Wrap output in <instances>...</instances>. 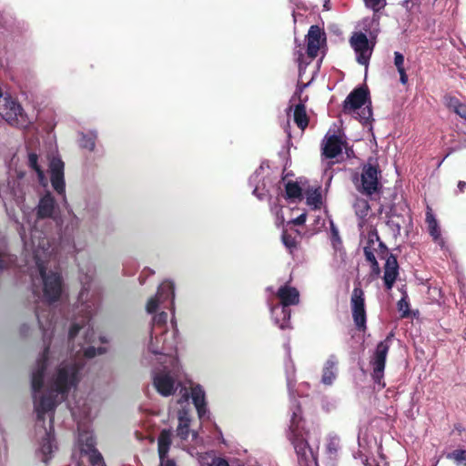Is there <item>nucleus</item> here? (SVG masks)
<instances>
[{
  "label": "nucleus",
  "instance_id": "f257e3e1",
  "mask_svg": "<svg viewBox=\"0 0 466 466\" xmlns=\"http://www.w3.org/2000/svg\"><path fill=\"white\" fill-rule=\"evenodd\" d=\"M95 275L93 268L86 273L81 269L82 289L74 309L73 319L67 335L68 347L66 352L58 350L56 332L57 321L49 319V313L36 311L39 326L43 330L45 343L49 340L43 354L37 360L32 372V390L35 411L38 422L49 418V427L42 425L36 431L41 438L37 454L44 462L51 458L56 449L53 432V413L58 403L66 400L82 379L84 358H93L106 352L108 339L105 335L95 336L92 318L99 309L98 293L92 289L90 282Z\"/></svg>",
  "mask_w": 466,
  "mask_h": 466
},
{
  "label": "nucleus",
  "instance_id": "f03ea898",
  "mask_svg": "<svg viewBox=\"0 0 466 466\" xmlns=\"http://www.w3.org/2000/svg\"><path fill=\"white\" fill-rule=\"evenodd\" d=\"M23 221L19 234L24 242L26 265L31 270L35 293L42 292V298L48 301L57 300L63 292L62 278L56 267L55 248L51 246L46 234L38 229L42 219L52 218L59 221V208L50 192H46L39 200L36 218L34 211L21 207Z\"/></svg>",
  "mask_w": 466,
  "mask_h": 466
},
{
  "label": "nucleus",
  "instance_id": "7ed1b4c3",
  "mask_svg": "<svg viewBox=\"0 0 466 466\" xmlns=\"http://www.w3.org/2000/svg\"><path fill=\"white\" fill-rule=\"evenodd\" d=\"M167 321V313L164 310L154 315L149 337L145 342V359L159 362L165 360V357L177 356L175 351L177 344V329L172 319V330H168Z\"/></svg>",
  "mask_w": 466,
  "mask_h": 466
},
{
  "label": "nucleus",
  "instance_id": "20e7f679",
  "mask_svg": "<svg viewBox=\"0 0 466 466\" xmlns=\"http://www.w3.org/2000/svg\"><path fill=\"white\" fill-rule=\"evenodd\" d=\"M156 363L157 366L152 371L155 389L164 397L173 395L181 386L179 380L181 367L177 357L167 356L165 357V360Z\"/></svg>",
  "mask_w": 466,
  "mask_h": 466
},
{
  "label": "nucleus",
  "instance_id": "39448f33",
  "mask_svg": "<svg viewBox=\"0 0 466 466\" xmlns=\"http://www.w3.org/2000/svg\"><path fill=\"white\" fill-rule=\"evenodd\" d=\"M72 416L78 422V443L81 452L88 457V461L92 466H106L102 455L95 449V438L88 429H82L80 420L88 419L90 416V408L86 400L82 403L77 401L74 406L68 403Z\"/></svg>",
  "mask_w": 466,
  "mask_h": 466
},
{
  "label": "nucleus",
  "instance_id": "423d86ee",
  "mask_svg": "<svg viewBox=\"0 0 466 466\" xmlns=\"http://www.w3.org/2000/svg\"><path fill=\"white\" fill-rule=\"evenodd\" d=\"M291 418L289 429L292 434L291 441L298 456L299 466H318L316 456L303 437L300 421L301 409L296 400L291 402Z\"/></svg>",
  "mask_w": 466,
  "mask_h": 466
},
{
  "label": "nucleus",
  "instance_id": "0eeeda50",
  "mask_svg": "<svg viewBox=\"0 0 466 466\" xmlns=\"http://www.w3.org/2000/svg\"><path fill=\"white\" fill-rule=\"evenodd\" d=\"M181 397L177 403L180 405L181 410L178 411L177 419L178 425L177 429V434L182 441H187L190 438L193 444L188 447L187 444L182 443L183 449H187V451L193 456L195 446H198L201 441L198 439V434L195 431H189V394L187 389H181Z\"/></svg>",
  "mask_w": 466,
  "mask_h": 466
},
{
  "label": "nucleus",
  "instance_id": "6e6552de",
  "mask_svg": "<svg viewBox=\"0 0 466 466\" xmlns=\"http://www.w3.org/2000/svg\"><path fill=\"white\" fill-rule=\"evenodd\" d=\"M277 297L280 303L270 307L271 316L274 323H279V319H278V314L281 313L284 321L279 324V329H285L290 327V310L288 307L299 304V292L296 288L285 284L279 288Z\"/></svg>",
  "mask_w": 466,
  "mask_h": 466
},
{
  "label": "nucleus",
  "instance_id": "1a4fd4ad",
  "mask_svg": "<svg viewBox=\"0 0 466 466\" xmlns=\"http://www.w3.org/2000/svg\"><path fill=\"white\" fill-rule=\"evenodd\" d=\"M367 96L368 93L363 88L353 90L344 101V113L359 118L360 122H369L372 116V111L369 105L365 106Z\"/></svg>",
  "mask_w": 466,
  "mask_h": 466
},
{
  "label": "nucleus",
  "instance_id": "9d476101",
  "mask_svg": "<svg viewBox=\"0 0 466 466\" xmlns=\"http://www.w3.org/2000/svg\"><path fill=\"white\" fill-rule=\"evenodd\" d=\"M175 286L170 280L163 281L157 289L156 296L151 297L146 305L148 314L156 313L157 309H170L174 315Z\"/></svg>",
  "mask_w": 466,
  "mask_h": 466
},
{
  "label": "nucleus",
  "instance_id": "9b49d317",
  "mask_svg": "<svg viewBox=\"0 0 466 466\" xmlns=\"http://www.w3.org/2000/svg\"><path fill=\"white\" fill-rule=\"evenodd\" d=\"M380 170L378 165L368 163L363 166L360 177H355L353 181L359 192L365 196L371 197L380 191Z\"/></svg>",
  "mask_w": 466,
  "mask_h": 466
},
{
  "label": "nucleus",
  "instance_id": "f8f14e48",
  "mask_svg": "<svg viewBox=\"0 0 466 466\" xmlns=\"http://www.w3.org/2000/svg\"><path fill=\"white\" fill-rule=\"evenodd\" d=\"M0 116L11 126L20 128L27 127L30 119L15 99L5 96L0 101Z\"/></svg>",
  "mask_w": 466,
  "mask_h": 466
},
{
  "label": "nucleus",
  "instance_id": "ddd939ff",
  "mask_svg": "<svg viewBox=\"0 0 466 466\" xmlns=\"http://www.w3.org/2000/svg\"><path fill=\"white\" fill-rule=\"evenodd\" d=\"M390 349V338L380 341L370 357V365L371 367V377L374 382L380 387L383 388L385 383L383 381L384 370L386 365V358Z\"/></svg>",
  "mask_w": 466,
  "mask_h": 466
},
{
  "label": "nucleus",
  "instance_id": "4468645a",
  "mask_svg": "<svg viewBox=\"0 0 466 466\" xmlns=\"http://www.w3.org/2000/svg\"><path fill=\"white\" fill-rule=\"evenodd\" d=\"M306 86L307 85H304L303 86H299L297 88L296 92L290 98V105L288 108V116L292 112L293 120L301 130H304L309 124V117L305 106L306 98H301V94Z\"/></svg>",
  "mask_w": 466,
  "mask_h": 466
},
{
  "label": "nucleus",
  "instance_id": "2eb2a0df",
  "mask_svg": "<svg viewBox=\"0 0 466 466\" xmlns=\"http://www.w3.org/2000/svg\"><path fill=\"white\" fill-rule=\"evenodd\" d=\"M65 165L60 157L53 156L49 159L50 181L54 190L66 198V183L64 177Z\"/></svg>",
  "mask_w": 466,
  "mask_h": 466
},
{
  "label": "nucleus",
  "instance_id": "dca6fc26",
  "mask_svg": "<svg viewBox=\"0 0 466 466\" xmlns=\"http://www.w3.org/2000/svg\"><path fill=\"white\" fill-rule=\"evenodd\" d=\"M352 316L355 325L362 329L366 327V311L364 303V292L360 288H354L350 299Z\"/></svg>",
  "mask_w": 466,
  "mask_h": 466
},
{
  "label": "nucleus",
  "instance_id": "f3484780",
  "mask_svg": "<svg viewBox=\"0 0 466 466\" xmlns=\"http://www.w3.org/2000/svg\"><path fill=\"white\" fill-rule=\"evenodd\" d=\"M350 45L356 53L358 63L368 66L373 47L370 46L366 35L363 33L354 34L350 38Z\"/></svg>",
  "mask_w": 466,
  "mask_h": 466
},
{
  "label": "nucleus",
  "instance_id": "a211bd4d",
  "mask_svg": "<svg viewBox=\"0 0 466 466\" xmlns=\"http://www.w3.org/2000/svg\"><path fill=\"white\" fill-rule=\"evenodd\" d=\"M325 33L318 25H311L307 35V54L314 59L319 51L320 46L324 44Z\"/></svg>",
  "mask_w": 466,
  "mask_h": 466
},
{
  "label": "nucleus",
  "instance_id": "6ab92c4d",
  "mask_svg": "<svg viewBox=\"0 0 466 466\" xmlns=\"http://www.w3.org/2000/svg\"><path fill=\"white\" fill-rule=\"evenodd\" d=\"M344 140L340 135L328 132L322 142L323 155L329 158H334L342 152Z\"/></svg>",
  "mask_w": 466,
  "mask_h": 466
},
{
  "label": "nucleus",
  "instance_id": "aec40b11",
  "mask_svg": "<svg viewBox=\"0 0 466 466\" xmlns=\"http://www.w3.org/2000/svg\"><path fill=\"white\" fill-rule=\"evenodd\" d=\"M268 174V167L260 166L253 175L249 177L248 183L250 187H254L253 195L258 199H263L266 196V176Z\"/></svg>",
  "mask_w": 466,
  "mask_h": 466
},
{
  "label": "nucleus",
  "instance_id": "412c9836",
  "mask_svg": "<svg viewBox=\"0 0 466 466\" xmlns=\"http://www.w3.org/2000/svg\"><path fill=\"white\" fill-rule=\"evenodd\" d=\"M426 223L428 227V231L432 240L440 246L441 248L445 247V240L441 235V229L439 225L438 220L436 219L432 209L430 207H427L426 211Z\"/></svg>",
  "mask_w": 466,
  "mask_h": 466
},
{
  "label": "nucleus",
  "instance_id": "4be33fe9",
  "mask_svg": "<svg viewBox=\"0 0 466 466\" xmlns=\"http://www.w3.org/2000/svg\"><path fill=\"white\" fill-rule=\"evenodd\" d=\"M171 445L170 431H162L158 437V455L160 459V466H176L173 460L167 458Z\"/></svg>",
  "mask_w": 466,
  "mask_h": 466
},
{
  "label": "nucleus",
  "instance_id": "5701e85b",
  "mask_svg": "<svg viewBox=\"0 0 466 466\" xmlns=\"http://www.w3.org/2000/svg\"><path fill=\"white\" fill-rule=\"evenodd\" d=\"M338 375V360L331 355L324 363L321 375V383L330 386L335 381Z\"/></svg>",
  "mask_w": 466,
  "mask_h": 466
},
{
  "label": "nucleus",
  "instance_id": "b1692460",
  "mask_svg": "<svg viewBox=\"0 0 466 466\" xmlns=\"http://www.w3.org/2000/svg\"><path fill=\"white\" fill-rule=\"evenodd\" d=\"M191 399L198 411L199 418H203L207 413L206 393L202 386L195 385L191 388Z\"/></svg>",
  "mask_w": 466,
  "mask_h": 466
},
{
  "label": "nucleus",
  "instance_id": "393cba45",
  "mask_svg": "<svg viewBox=\"0 0 466 466\" xmlns=\"http://www.w3.org/2000/svg\"><path fill=\"white\" fill-rule=\"evenodd\" d=\"M398 263L396 258L393 256H390L386 260L385 268H384V284L387 289H391L393 284L398 277Z\"/></svg>",
  "mask_w": 466,
  "mask_h": 466
},
{
  "label": "nucleus",
  "instance_id": "a878e982",
  "mask_svg": "<svg viewBox=\"0 0 466 466\" xmlns=\"http://www.w3.org/2000/svg\"><path fill=\"white\" fill-rule=\"evenodd\" d=\"M301 182L289 181L285 184L286 198L291 202H297L301 199L302 192L306 190L305 185Z\"/></svg>",
  "mask_w": 466,
  "mask_h": 466
},
{
  "label": "nucleus",
  "instance_id": "bb28decb",
  "mask_svg": "<svg viewBox=\"0 0 466 466\" xmlns=\"http://www.w3.org/2000/svg\"><path fill=\"white\" fill-rule=\"evenodd\" d=\"M198 462L200 466H229L225 459L216 456L213 451L200 453Z\"/></svg>",
  "mask_w": 466,
  "mask_h": 466
},
{
  "label": "nucleus",
  "instance_id": "cd10ccee",
  "mask_svg": "<svg viewBox=\"0 0 466 466\" xmlns=\"http://www.w3.org/2000/svg\"><path fill=\"white\" fill-rule=\"evenodd\" d=\"M97 134L94 130L79 133V146L80 147L88 151H93L96 147V140Z\"/></svg>",
  "mask_w": 466,
  "mask_h": 466
},
{
  "label": "nucleus",
  "instance_id": "c85d7f7f",
  "mask_svg": "<svg viewBox=\"0 0 466 466\" xmlns=\"http://www.w3.org/2000/svg\"><path fill=\"white\" fill-rule=\"evenodd\" d=\"M28 165L30 167H32L37 174V178L39 183L43 187H46L48 184V180L43 171V169L38 165V157L35 153H29L28 154Z\"/></svg>",
  "mask_w": 466,
  "mask_h": 466
},
{
  "label": "nucleus",
  "instance_id": "c756f323",
  "mask_svg": "<svg viewBox=\"0 0 466 466\" xmlns=\"http://www.w3.org/2000/svg\"><path fill=\"white\" fill-rule=\"evenodd\" d=\"M306 203L312 208H319L322 204V198L319 187L306 189Z\"/></svg>",
  "mask_w": 466,
  "mask_h": 466
},
{
  "label": "nucleus",
  "instance_id": "7c9ffc66",
  "mask_svg": "<svg viewBox=\"0 0 466 466\" xmlns=\"http://www.w3.org/2000/svg\"><path fill=\"white\" fill-rule=\"evenodd\" d=\"M354 210L356 215L360 218H364L370 210V205L367 200L362 198H357L354 205H353Z\"/></svg>",
  "mask_w": 466,
  "mask_h": 466
},
{
  "label": "nucleus",
  "instance_id": "2f4dec72",
  "mask_svg": "<svg viewBox=\"0 0 466 466\" xmlns=\"http://www.w3.org/2000/svg\"><path fill=\"white\" fill-rule=\"evenodd\" d=\"M447 458L453 460L454 462L459 466H466V451L465 450H455L447 454Z\"/></svg>",
  "mask_w": 466,
  "mask_h": 466
},
{
  "label": "nucleus",
  "instance_id": "473e14b6",
  "mask_svg": "<svg viewBox=\"0 0 466 466\" xmlns=\"http://www.w3.org/2000/svg\"><path fill=\"white\" fill-rule=\"evenodd\" d=\"M340 448L339 438L336 435H330L328 439L327 451L330 456L337 455Z\"/></svg>",
  "mask_w": 466,
  "mask_h": 466
},
{
  "label": "nucleus",
  "instance_id": "72a5a7b5",
  "mask_svg": "<svg viewBox=\"0 0 466 466\" xmlns=\"http://www.w3.org/2000/svg\"><path fill=\"white\" fill-rule=\"evenodd\" d=\"M449 106L461 117L466 119V105L460 103L456 98H451L449 101Z\"/></svg>",
  "mask_w": 466,
  "mask_h": 466
},
{
  "label": "nucleus",
  "instance_id": "f704fd0d",
  "mask_svg": "<svg viewBox=\"0 0 466 466\" xmlns=\"http://www.w3.org/2000/svg\"><path fill=\"white\" fill-rule=\"evenodd\" d=\"M282 242L290 253L297 248V240L287 232L282 233Z\"/></svg>",
  "mask_w": 466,
  "mask_h": 466
},
{
  "label": "nucleus",
  "instance_id": "c9c22d12",
  "mask_svg": "<svg viewBox=\"0 0 466 466\" xmlns=\"http://www.w3.org/2000/svg\"><path fill=\"white\" fill-rule=\"evenodd\" d=\"M367 7L370 8L374 12H378L384 8L386 5V0H364Z\"/></svg>",
  "mask_w": 466,
  "mask_h": 466
},
{
  "label": "nucleus",
  "instance_id": "e433bc0d",
  "mask_svg": "<svg viewBox=\"0 0 466 466\" xmlns=\"http://www.w3.org/2000/svg\"><path fill=\"white\" fill-rule=\"evenodd\" d=\"M13 262V256L6 253L5 251L0 250V270L7 268Z\"/></svg>",
  "mask_w": 466,
  "mask_h": 466
},
{
  "label": "nucleus",
  "instance_id": "4c0bfd02",
  "mask_svg": "<svg viewBox=\"0 0 466 466\" xmlns=\"http://www.w3.org/2000/svg\"><path fill=\"white\" fill-rule=\"evenodd\" d=\"M271 212L275 215V221L278 226H280L284 223V216L282 214V208H279L277 205L270 206Z\"/></svg>",
  "mask_w": 466,
  "mask_h": 466
},
{
  "label": "nucleus",
  "instance_id": "58836bf2",
  "mask_svg": "<svg viewBox=\"0 0 466 466\" xmlns=\"http://www.w3.org/2000/svg\"><path fill=\"white\" fill-rule=\"evenodd\" d=\"M330 232H331L332 244H333L334 248H337V245L340 244V238L339 235V230L332 221H330Z\"/></svg>",
  "mask_w": 466,
  "mask_h": 466
},
{
  "label": "nucleus",
  "instance_id": "ea45409f",
  "mask_svg": "<svg viewBox=\"0 0 466 466\" xmlns=\"http://www.w3.org/2000/svg\"><path fill=\"white\" fill-rule=\"evenodd\" d=\"M394 65L398 71L405 70L404 68V56L400 52H394Z\"/></svg>",
  "mask_w": 466,
  "mask_h": 466
},
{
  "label": "nucleus",
  "instance_id": "a19ab883",
  "mask_svg": "<svg viewBox=\"0 0 466 466\" xmlns=\"http://www.w3.org/2000/svg\"><path fill=\"white\" fill-rule=\"evenodd\" d=\"M364 255L366 259L370 261L372 264V266L378 267V262L376 260L375 255L369 248H364Z\"/></svg>",
  "mask_w": 466,
  "mask_h": 466
},
{
  "label": "nucleus",
  "instance_id": "79ce46f5",
  "mask_svg": "<svg viewBox=\"0 0 466 466\" xmlns=\"http://www.w3.org/2000/svg\"><path fill=\"white\" fill-rule=\"evenodd\" d=\"M398 309L399 311L403 313V316H406L409 312V303L405 298H402L398 302Z\"/></svg>",
  "mask_w": 466,
  "mask_h": 466
},
{
  "label": "nucleus",
  "instance_id": "37998d69",
  "mask_svg": "<svg viewBox=\"0 0 466 466\" xmlns=\"http://www.w3.org/2000/svg\"><path fill=\"white\" fill-rule=\"evenodd\" d=\"M306 222V214L302 213L298 218L291 220V223L295 225H302Z\"/></svg>",
  "mask_w": 466,
  "mask_h": 466
},
{
  "label": "nucleus",
  "instance_id": "c03bdc74",
  "mask_svg": "<svg viewBox=\"0 0 466 466\" xmlns=\"http://www.w3.org/2000/svg\"><path fill=\"white\" fill-rule=\"evenodd\" d=\"M400 74V81L405 85L408 82V76L405 70L398 71Z\"/></svg>",
  "mask_w": 466,
  "mask_h": 466
},
{
  "label": "nucleus",
  "instance_id": "a18cd8bd",
  "mask_svg": "<svg viewBox=\"0 0 466 466\" xmlns=\"http://www.w3.org/2000/svg\"><path fill=\"white\" fill-rule=\"evenodd\" d=\"M360 458L362 461V463L366 466H369V460L366 455L362 454V451H360V453L357 455H354V458Z\"/></svg>",
  "mask_w": 466,
  "mask_h": 466
},
{
  "label": "nucleus",
  "instance_id": "49530a36",
  "mask_svg": "<svg viewBox=\"0 0 466 466\" xmlns=\"http://www.w3.org/2000/svg\"><path fill=\"white\" fill-rule=\"evenodd\" d=\"M466 187V183H465V182H463V181H460V182L458 183V187H459L460 191H462V190L464 189V187Z\"/></svg>",
  "mask_w": 466,
  "mask_h": 466
},
{
  "label": "nucleus",
  "instance_id": "de8ad7c7",
  "mask_svg": "<svg viewBox=\"0 0 466 466\" xmlns=\"http://www.w3.org/2000/svg\"><path fill=\"white\" fill-rule=\"evenodd\" d=\"M278 319H279V323H275V324L279 327V324L284 321L283 320V316L281 315V313L278 314Z\"/></svg>",
  "mask_w": 466,
  "mask_h": 466
},
{
  "label": "nucleus",
  "instance_id": "09e8293b",
  "mask_svg": "<svg viewBox=\"0 0 466 466\" xmlns=\"http://www.w3.org/2000/svg\"><path fill=\"white\" fill-rule=\"evenodd\" d=\"M145 271H147L148 275L154 274V271L151 269H145Z\"/></svg>",
  "mask_w": 466,
  "mask_h": 466
}]
</instances>
